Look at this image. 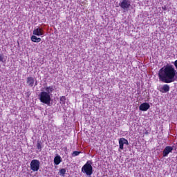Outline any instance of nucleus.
Wrapping results in <instances>:
<instances>
[{
	"label": "nucleus",
	"instance_id": "1",
	"mask_svg": "<svg viewBox=\"0 0 177 177\" xmlns=\"http://www.w3.org/2000/svg\"><path fill=\"white\" fill-rule=\"evenodd\" d=\"M158 75L159 80L162 82L171 84V82H175L177 71L172 65H167L160 69Z\"/></svg>",
	"mask_w": 177,
	"mask_h": 177
},
{
	"label": "nucleus",
	"instance_id": "2",
	"mask_svg": "<svg viewBox=\"0 0 177 177\" xmlns=\"http://www.w3.org/2000/svg\"><path fill=\"white\" fill-rule=\"evenodd\" d=\"M82 172L86 174L87 176H91L93 174V167H92V162L88 160L86 163L82 167Z\"/></svg>",
	"mask_w": 177,
	"mask_h": 177
},
{
	"label": "nucleus",
	"instance_id": "3",
	"mask_svg": "<svg viewBox=\"0 0 177 177\" xmlns=\"http://www.w3.org/2000/svg\"><path fill=\"white\" fill-rule=\"evenodd\" d=\"M39 99L40 102L44 103V104H50V95L45 91L40 93Z\"/></svg>",
	"mask_w": 177,
	"mask_h": 177
},
{
	"label": "nucleus",
	"instance_id": "4",
	"mask_svg": "<svg viewBox=\"0 0 177 177\" xmlns=\"http://www.w3.org/2000/svg\"><path fill=\"white\" fill-rule=\"evenodd\" d=\"M119 6L124 12H127L128 9L131 8V0H120Z\"/></svg>",
	"mask_w": 177,
	"mask_h": 177
},
{
	"label": "nucleus",
	"instance_id": "5",
	"mask_svg": "<svg viewBox=\"0 0 177 177\" xmlns=\"http://www.w3.org/2000/svg\"><path fill=\"white\" fill-rule=\"evenodd\" d=\"M41 162L39 160L37 159H34L30 162V169L33 171V172H37L39 170V165Z\"/></svg>",
	"mask_w": 177,
	"mask_h": 177
},
{
	"label": "nucleus",
	"instance_id": "6",
	"mask_svg": "<svg viewBox=\"0 0 177 177\" xmlns=\"http://www.w3.org/2000/svg\"><path fill=\"white\" fill-rule=\"evenodd\" d=\"M124 145H129V143L128 142V140L124 138H121L119 140V149H120V150H124Z\"/></svg>",
	"mask_w": 177,
	"mask_h": 177
},
{
	"label": "nucleus",
	"instance_id": "7",
	"mask_svg": "<svg viewBox=\"0 0 177 177\" xmlns=\"http://www.w3.org/2000/svg\"><path fill=\"white\" fill-rule=\"evenodd\" d=\"M172 150H174V147L171 146H167L162 151L163 157H167L169 153H172Z\"/></svg>",
	"mask_w": 177,
	"mask_h": 177
},
{
	"label": "nucleus",
	"instance_id": "8",
	"mask_svg": "<svg viewBox=\"0 0 177 177\" xmlns=\"http://www.w3.org/2000/svg\"><path fill=\"white\" fill-rule=\"evenodd\" d=\"M33 35H37V37H42L44 35V29L42 28H36L33 30Z\"/></svg>",
	"mask_w": 177,
	"mask_h": 177
},
{
	"label": "nucleus",
	"instance_id": "9",
	"mask_svg": "<svg viewBox=\"0 0 177 177\" xmlns=\"http://www.w3.org/2000/svg\"><path fill=\"white\" fill-rule=\"evenodd\" d=\"M149 109H150V104L147 102H144L139 106V109L141 111H147Z\"/></svg>",
	"mask_w": 177,
	"mask_h": 177
},
{
	"label": "nucleus",
	"instance_id": "10",
	"mask_svg": "<svg viewBox=\"0 0 177 177\" xmlns=\"http://www.w3.org/2000/svg\"><path fill=\"white\" fill-rule=\"evenodd\" d=\"M35 83V79H34V77H28L26 78V84L30 88H32V86H34V84Z\"/></svg>",
	"mask_w": 177,
	"mask_h": 177
},
{
	"label": "nucleus",
	"instance_id": "11",
	"mask_svg": "<svg viewBox=\"0 0 177 177\" xmlns=\"http://www.w3.org/2000/svg\"><path fill=\"white\" fill-rule=\"evenodd\" d=\"M160 92H161L162 93H167V92H169V85H163L162 87L160 88Z\"/></svg>",
	"mask_w": 177,
	"mask_h": 177
},
{
	"label": "nucleus",
	"instance_id": "12",
	"mask_svg": "<svg viewBox=\"0 0 177 177\" xmlns=\"http://www.w3.org/2000/svg\"><path fill=\"white\" fill-rule=\"evenodd\" d=\"M44 91H46V93H48V95H50L53 91H55V88H53V86H46L44 88Z\"/></svg>",
	"mask_w": 177,
	"mask_h": 177
},
{
	"label": "nucleus",
	"instance_id": "13",
	"mask_svg": "<svg viewBox=\"0 0 177 177\" xmlns=\"http://www.w3.org/2000/svg\"><path fill=\"white\" fill-rule=\"evenodd\" d=\"M60 162H62V157H60V156L57 155L54 158V164L55 165H59V164H60Z\"/></svg>",
	"mask_w": 177,
	"mask_h": 177
},
{
	"label": "nucleus",
	"instance_id": "14",
	"mask_svg": "<svg viewBox=\"0 0 177 177\" xmlns=\"http://www.w3.org/2000/svg\"><path fill=\"white\" fill-rule=\"evenodd\" d=\"M31 40L32 41V42H41V38L40 37H37L35 35H32L31 37Z\"/></svg>",
	"mask_w": 177,
	"mask_h": 177
},
{
	"label": "nucleus",
	"instance_id": "15",
	"mask_svg": "<svg viewBox=\"0 0 177 177\" xmlns=\"http://www.w3.org/2000/svg\"><path fill=\"white\" fill-rule=\"evenodd\" d=\"M0 62H1V63H5V62H6V58H5L3 54H0Z\"/></svg>",
	"mask_w": 177,
	"mask_h": 177
},
{
	"label": "nucleus",
	"instance_id": "16",
	"mask_svg": "<svg viewBox=\"0 0 177 177\" xmlns=\"http://www.w3.org/2000/svg\"><path fill=\"white\" fill-rule=\"evenodd\" d=\"M66 169H61L59 170V175H60L61 176L64 177V175H66Z\"/></svg>",
	"mask_w": 177,
	"mask_h": 177
},
{
	"label": "nucleus",
	"instance_id": "17",
	"mask_svg": "<svg viewBox=\"0 0 177 177\" xmlns=\"http://www.w3.org/2000/svg\"><path fill=\"white\" fill-rule=\"evenodd\" d=\"M61 104H66V97L64 96H62L59 98Z\"/></svg>",
	"mask_w": 177,
	"mask_h": 177
},
{
	"label": "nucleus",
	"instance_id": "18",
	"mask_svg": "<svg viewBox=\"0 0 177 177\" xmlns=\"http://www.w3.org/2000/svg\"><path fill=\"white\" fill-rule=\"evenodd\" d=\"M37 147L39 151L42 150V144L41 142L38 141L37 144Z\"/></svg>",
	"mask_w": 177,
	"mask_h": 177
},
{
	"label": "nucleus",
	"instance_id": "19",
	"mask_svg": "<svg viewBox=\"0 0 177 177\" xmlns=\"http://www.w3.org/2000/svg\"><path fill=\"white\" fill-rule=\"evenodd\" d=\"M81 154V151H75L72 153V157H77V156H80Z\"/></svg>",
	"mask_w": 177,
	"mask_h": 177
},
{
	"label": "nucleus",
	"instance_id": "20",
	"mask_svg": "<svg viewBox=\"0 0 177 177\" xmlns=\"http://www.w3.org/2000/svg\"><path fill=\"white\" fill-rule=\"evenodd\" d=\"M38 85V82L37 81V80H35V84L34 86H37Z\"/></svg>",
	"mask_w": 177,
	"mask_h": 177
}]
</instances>
